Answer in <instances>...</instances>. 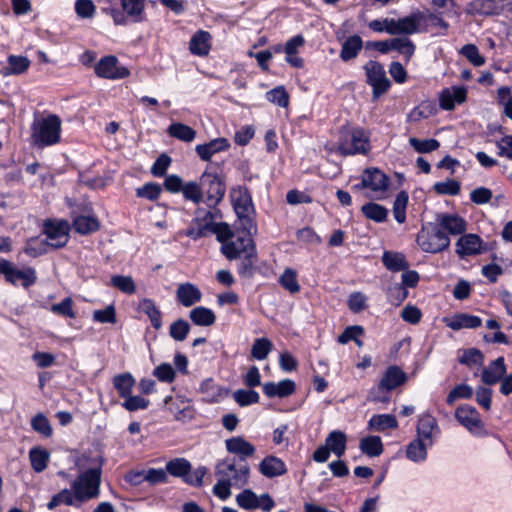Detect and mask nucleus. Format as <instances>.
<instances>
[{
	"instance_id": "obj_26",
	"label": "nucleus",
	"mask_w": 512,
	"mask_h": 512,
	"mask_svg": "<svg viewBox=\"0 0 512 512\" xmlns=\"http://www.w3.org/2000/svg\"><path fill=\"white\" fill-rule=\"evenodd\" d=\"M506 374V365L504 357L500 356L489 364L488 368L483 369L481 380L486 385H495L500 382Z\"/></svg>"
},
{
	"instance_id": "obj_40",
	"label": "nucleus",
	"mask_w": 512,
	"mask_h": 512,
	"mask_svg": "<svg viewBox=\"0 0 512 512\" xmlns=\"http://www.w3.org/2000/svg\"><path fill=\"white\" fill-rule=\"evenodd\" d=\"M8 65L3 67V75H19L24 73L30 66V60L26 56L9 55Z\"/></svg>"
},
{
	"instance_id": "obj_3",
	"label": "nucleus",
	"mask_w": 512,
	"mask_h": 512,
	"mask_svg": "<svg viewBox=\"0 0 512 512\" xmlns=\"http://www.w3.org/2000/svg\"><path fill=\"white\" fill-rule=\"evenodd\" d=\"M417 245L426 253L437 254L450 246V238L437 224H423L416 237Z\"/></svg>"
},
{
	"instance_id": "obj_35",
	"label": "nucleus",
	"mask_w": 512,
	"mask_h": 512,
	"mask_svg": "<svg viewBox=\"0 0 512 512\" xmlns=\"http://www.w3.org/2000/svg\"><path fill=\"white\" fill-rule=\"evenodd\" d=\"M139 310L149 318L154 329L159 330L162 327V313L153 299H142L139 302Z\"/></svg>"
},
{
	"instance_id": "obj_24",
	"label": "nucleus",
	"mask_w": 512,
	"mask_h": 512,
	"mask_svg": "<svg viewBox=\"0 0 512 512\" xmlns=\"http://www.w3.org/2000/svg\"><path fill=\"white\" fill-rule=\"evenodd\" d=\"M202 298L200 289L193 283L185 282L178 286L176 299L184 307H191Z\"/></svg>"
},
{
	"instance_id": "obj_56",
	"label": "nucleus",
	"mask_w": 512,
	"mask_h": 512,
	"mask_svg": "<svg viewBox=\"0 0 512 512\" xmlns=\"http://www.w3.org/2000/svg\"><path fill=\"white\" fill-rule=\"evenodd\" d=\"M233 398L235 402L241 406L246 407L252 404H256L259 402V394L256 390L250 388L246 389H238L233 393Z\"/></svg>"
},
{
	"instance_id": "obj_44",
	"label": "nucleus",
	"mask_w": 512,
	"mask_h": 512,
	"mask_svg": "<svg viewBox=\"0 0 512 512\" xmlns=\"http://www.w3.org/2000/svg\"><path fill=\"white\" fill-rule=\"evenodd\" d=\"M165 469L171 476L182 478L185 482L188 472L192 470V465L185 458H174L166 463Z\"/></svg>"
},
{
	"instance_id": "obj_25",
	"label": "nucleus",
	"mask_w": 512,
	"mask_h": 512,
	"mask_svg": "<svg viewBox=\"0 0 512 512\" xmlns=\"http://www.w3.org/2000/svg\"><path fill=\"white\" fill-rule=\"evenodd\" d=\"M211 39L212 36L208 31H196L189 41V50L191 54L200 57L207 56L211 49Z\"/></svg>"
},
{
	"instance_id": "obj_9",
	"label": "nucleus",
	"mask_w": 512,
	"mask_h": 512,
	"mask_svg": "<svg viewBox=\"0 0 512 512\" xmlns=\"http://www.w3.org/2000/svg\"><path fill=\"white\" fill-rule=\"evenodd\" d=\"M456 420L475 436L487 435L485 425L477 409L469 404L459 405L455 411Z\"/></svg>"
},
{
	"instance_id": "obj_30",
	"label": "nucleus",
	"mask_w": 512,
	"mask_h": 512,
	"mask_svg": "<svg viewBox=\"0 0 512 512\" xmlns=\"http://www.w3.org/2000/svg\"><path fill=\"white\" fill-rule=\"evenodd\" d=\"M381 260L385 268L391 272L404 271L409 268V262L402 252L386 250L383 252Z\"/></svg>"
},
{
	"instance_id": "obj_60",
	"label": "nucleus",
	"mask_w": 512,
	"mask_h": 512,
	"mask_svg": "<svg viewBox=\"0 0 512 512\" xmlns=\"http://www.w3.org/2000/svg\"><path fill=\"white\" fill-rule=\"evenodd\" d=\"M409 144L416 152L421 154L431 153L440 147V142L434 138L421 140L415 137H411L409 139Z\"/></svg>"
},
{
	"instance_id": "obj_41",
	"label": "nucleus",
	"mask_w": 512,
	"mask_h": 512,
	"mask_svg": "<svg viewBox=\"0 0 512 512\" xmlns=\"http://www.w3.org/2000/svg\"><path fill=\"white\" fill-rule=\"evenodd\" d=\"M50 458V453L47 449L36 446L30 449L29 459L32 469L40 473L47 468Z\"/></svg>"
},
{
	"instance_id": "obj_23",
	"label": "nucleus",
	"mask_w": 512,
	"mask_h": 512,
	"mask_svg": "<svg viewBox=\"0 0 512 512\" xmlns=\"http://www.w3.org/2000/svg\"><path fill=\"white\" fill-rule=\"evenodd\" d=\"M444 322L447 327L454 331L464 328L475 329L482 325V319L479 316L467 313H456L450 319L445 318Z\"/></svg>"
},
{
	"instance_id": "obj_1",
	"label": "nucleus",
	"mask_w": 512,
	"mask_h": 512,
	"mask_svg": "<svg viewBox=\"0 0 512 512\" xmlns=\"http://www.w3.org/2000/svg\"><path fill=\"white\" fill-rule=\"evenodd\" d=\"M77 478L71 483V488L77 502L83 503L97 498L100 494L102 472L97 469L79 470Z\"/></svg>"
},
{
	"instance_id": "obj_36",
	"label": "nucleus",
	"mask_w": 512,
	"mask_h": 512,
	"mask_svg": "<svg viewBox=\"0 0 512 512\" xmlns=\"http://www.w3.org/2000/svg\"><path fill=\"white\" fill-rule=\"evenodd\" d=\"M325 445L337 457H342L346 451L347 436L343 431L333 430L325 439Z\"/></svg>"
},
{
	"instance_id": "obj_33",
	"label": "nucleus",
	"mask_w": 512,
	"mask_h": 512,
	"mask_svg": "<svg viewBox=\"0 0 512 512\" xmlns=\"http://www.w3.org/2000/svg\"><path fill=\"white\" fill-rule=\"evenodd\" d=\"M135 383L136 380L130 372L120 373L112 378L114 389L117 391L119 397L123 399L130 396Z\"/></svg>"
},
{
	"instance_id": "obj_28",
	"label": "nucleus",
	"mask_w": 512,
	"mask_h": 512,
	"mask_svg": "<svg viewBox=\"0 0 512 512\" xmlns=\"http://www.w3.org/2000/svg\"><path fill=\"white\" fill-rule=\"evenodd\" d=\"M259 471L267 478H275L287 472L284 461L276 456H266L259 464Z\"/></svg>"
},
{
	"instance_id": "obj_37",
	"label": "nucleus",
	"mask_w": 512,
	"mask_h": 512,
	"mask_svg": "<svg viewBox=\"0 0 512 512\" xmlns=\"http://www.w3.org/2000/svg\"><path fill=\"white\" fill-rule=\"evenodd\" d=\"M350 145L348 150H353L358 148L359 151L357 154L366 155L371 149L370 146V138L368 132L362 127H355L352 133Z\"/></svg>"
},
{
	"instance_id": "obj_58",
	"label": "nucleus",
	"mask_w": 512,
	"mask_h": 512,
	"mask_svg": "<svg viewBox=\"0 0 512 512\" xmlns=\"http://www.w3.org/2000/svg\"><path fill=\"white\" fill-rule=\"evenodd\" d=\"M273 348L272 342L266 338H257L251 348V355L257 360H264L267 358Z\"/></svg>"
},
{
	"instance_id": "obj_18",
	"label": "nucleus",
	"mask_w": 512,
	"mask_h": 512,
	"mask_svg": "<svg viewBox=\"0 0 512 512\" xmlns=\"http://www.w3.org/2000/svg\"><path fill=\"white\" fill-rule=\"evenodd\" d=\"M439 227L448 234L460 235L467 229L466 220L458 214L440 213L437 215Z\"/></svg>"
},
{
	"instance_id": "obj_5",
	"label": "nucleus",
	"mask_w": 512,
	"mask_h": 512,
	"mask_svg": "<svg viewBox=\"0 0 512 512\" xmlns=\"http://www.w3.org/2000/svg\"><path fill=\"white\" fill-rule=\"evenodd\" d=\"M363 69L366 75V83L372 87V100H378L391 88V81L386 76L383 65L375 60H369Z\"/></svg>"
},
{
	"instance_id": "obj_6",
	"label": "nucleus",
	"mask_w": 512,
	"mask_h": 512,
	"mask_svg": "<svg viewBox=\"0 0 512 512\" xmlns=\"http://www.w3.org/2000/svg\"><path fill=\"white\" fill-rule=\"evenodd\" d=\"M0 275H2L5 281L11 285L16 286L18 281H21V285L28 289L37 282L36 270L27 266L24 269H18L11 261L1 258L0 259Z\"/></svg>"
},
{
	"instance_id": "obj_11",
	"label": "nucleus",
	"mask_w": 512,
	"mask_h": 512,
	"mask_svg": "<svg viewBox=\"0 0 512 512\" xmlns=\"http://www.w3.org/2000/svg\"><path fill=\"white\" fill-rule=\"evenodd\" d=\"M487 250V244L474 233L463 234L456 242V253L461 259L482 254Z\"/></svg>"
},
{
	"instance_id": "obj_8",
	"label": "nucleus",
	"mask_w": 512,
	"mask_h": 512,
	"mask_svg": "<svg viewBox=\"0 0 512 512\" xmlns=\"http://www.w3.org/2000/svg\"><path fill=\"white\" fill-rule=\"evenodd\" d=\"M468 15L495 17L506 12H512V2L508 0H472L466 5Z\"/></svg>"
},
{
	"instance_id": "obj_12",
	"label": "nucleus",
	"mask_w": 512,
	"mask_h": 512,
	"mask_svg": "<svg viewBox=\"0 0 512 512\" xmlns=\"http://www.w3.org/2000/svg\"><path fill=\"white\" fill-rule=\"evenodd\" d=\"M231 203L236 215L245 212H252L255 214V208L252 200L251 193L246 186H235L230 190Z\"/></svg>"
},
{
	"instance_id": "obj_31",
	"label": "nucleus",
	"mask_w": 512,
	"mask_h": 512,
	"mask_svg": "<svg viewBox=\"0 0 512 512\" xmlns=\"http://www.w3.org/2000/svg\"><path fill=\"white\" fill-rule=\"evenodd\" d=\"M106 462L102 453L94 454L92 451H84L75 461V466L78 470L97 469L99 467L102 472L103 466Z\"/></svg>"
},
{
	"instance_id": "obj_45",
	"label": "nucleus",
	"mask_w": 512,
	"mask_h": 512,
	"mask_svg": "<svg viewBox=\"0 0 512 512\" xmlns=\"http://www.w3.org/2000/svg\"><path fill=\"white\" fill-rule=\"evenodd\" d=\"M101 5V12L112 18L116 26H125V18L118 7L119 0H97Z\"/></svg>"
},
{
	"instance_id": "obj_50",
	"label": "nucleus",
	"mask_w": 512,
	"mask_h": 512,
	"mask_svg": "<svg viewBox=\"0 0 512 512\" xmlns=\"http://www.w3.org/2000/svg\"><path fill=\"white\" fill-rule=\"evenodd\" d=\"M409 201V195L405 190L400 191L393 203V215L395 220L402 224L406 221V209Z\"/></svg>"
},
{
	"instance_id": "obj_13",
	"label": "nucleus",
	"mask_w": 512,
	"mask_h": 512,
	"mask_svg": "<svg viewBox=\"0 0 512 512\" xmlns=\"http://www.w3.org/2000/svg\"><path fill=\"white\" fill-rule=\"evenodd\" d=\"M467 100V88L465 86H452L444 88L439 93V107L445 111H452L456 104H462Z\"/></svg>"
},
{
	"instance_id": "obj_48",
	"label": "nucleus",
	"mask_w": 512,
	"mask_h": 512,
	"mask_svg": "<svg viewBox=\"0 0 512 512\" xmlns=\"http://www.w3.org/2000/svg\"><path fill=\"white\" fill-rule=\"evenodd\" d=\"M167 131L171 137L184 142H191L196 137V131L183 123H172Z\"/></svg>"
},
{
	"instance_id": "obj_52",
	"label": "nucleus",
	"mask_w": 512,
	"mask_h": 512,
	"mask_svg": "<svg viewBox=\"0 0 512 512\" xmlns=\"http://www.w3.org/2000/svg\"><path fill=\"white\" fill-rule=\"evenodd\" d=\"M185 200L192 201L194 204H200L203 201V187L201 181H189L186 182L181 191Z\"/></svg>"
},
{
	"instance_id": "obj_21",
	"label": "nucleus",
	"mask_w": 512,
	"mask_h": 512,
	"mask_svg": "<svg viewBox=\"0 0 512 512\" xmlns=\"http://www.w3.org/2000/svg\"><path fill=\"white\" fill-rule=\"evenodd\" d=\"M230 142L224 137L215 138L208 143L198 144L195 147L197 155L203 161H210L211 157L219 152L228 150Z\"/></svg>"
},
{
	"instance_id": "obj_62",
	"label": "nucleus",
	"mask_w": 512,
	"mask_h": 512,
	"mask_svg": "<svg viewBox=\"0 0 512 512\" xmlns=\"http://www.w3.org/2000/svg\"><path fill=\"white\" fill-rule=\"evenodd\" d=\"M473 396V388L466 384L461 383L456 385L447 395L446 403L453 405L457 399H471Z\"/></svg>"
},
{
	"instance_id": "obj_17",
	"label": "nucleus",
	"mask_w": 512,
	"mask_h": 512,
	"mask_svg": "<svg viewBox=\"0 0 512 512\" xmlns=\"http://www.w3.org/2000/svg\"><path fill=\"white\" fill-rule=\"evenodd\" d=\"M258 255L256 250V245L253 239H248V249L245 252V255L241 259L240 263L237 267L238 275L243 279H251L253 278L256 272V261Z\"/></svg>"
},
{
	"instance_id": "obj_46",
	"label": "nucleus",
	"mask_w": 512,
	"mask_h": 512,
	"mask_svg": "<svg viewBox=\"0 0 512 512\" xmlns=\"http://www.w3.org/2000/svg\"><path fill=\"white\" fill-rule=\"evenodd\" d=\"M368 427L376 431H385L387 429H396L398 422L394 415L375 414L368 421Z\"/></svg>"
},
{
	"instance_id": "obj_55",
	"label": "nucleus",
	"mask_w": 512,
	"mask_h": 512,
	"mask_svg": "<svg viewBox=\"0 0 512 512\" xmlns=\"http://www.w3.org/2000/svg\"><path fill=\"white\" fill-rule=\"evenodd\" d=\"M391 50H396L403 54L407 61H409L415 53L416 46L413 41L407 37H396L391 39Z\"/></svg>"
},
{
	"instance_id": "obj_27",
	"label": "nucleus",
	"mask_w": 512,
	"mask_h": 512,
	"mask_svg": "<svg viewBox=\"0 0 512 512\" xmlns=\"http://www.w3.org/2000/svg\"><path fill=\"white\" fill-rule=\"evenodd\" d=\"M407 374L397 365H390L386 368L381 378L382 386L387 387L391 392L406 383Z\"/></svg>"
},
{
	"instance_id": "obj_53",
	"label": "nucleus",
	"mask_w": 512,
	"mask_h": 512,
	"mask_svg": "<svg viewBox=\"0 0 512 512\" xmlns=\"http://www.w3.org/2000/svg\"><path fill=\"white\" fill-rule=\"evenodd\" d=\"M74 499L75 495L73 490L64 488L59 493L52 496L46 507L48 510H54L61 504H65L67 506H77V504L74 502Z\"/></svg>"
},
{
	"instance_id": "obj_54",
	"label": "nucleus",
	"mask_w": 512,
	"mask_h": 512,
	"mask_svg": "<svg viewBox=\"0 0 512 512\" xmlns=\"http://www.w3.org/2000/svg\"><path fill=\"white\" fill-rule=\"evenodd\" d=\"M238 506L245 510H254L259 508V497L251 489H244L236 496Z\"/></svg>"
},
{
	"instance_id": "obj_15",
	"label": "nucleus",
	"mask_w": 512,
	"mask_h": 512,
	"mask_svg": "<svg viewBox=\"0 0 512 512\" xmlns=\"http://www.w3.org/2000/svg\"><path fill=\"white\" fill-rule=\"evenodd\" d=\"M125 18V25L129 22L140 23L146 20L145 0H119Z\"/></svg>"
},
{
	"instance_id": "obj_34",
	"label": "nucleus",
	"mask_w": 512,
	"mask_h": 512,
	"mask_svg": "<svg viewBox=\"0 0 512 512\" xmlns=\"http://www.w3.org/2000/svg\"><path fill=\"white\" fill-rule=\"evenodd\" d=\"M72 226L75 232L89 235L100 229V221L95 216L78 215L73 219Z\"/></svg>"
},
{
	"instance_id": "obj_14",
	"label": "nucleus",
	"mask_w": 512,
	"mask_h": 512,
	"mask_svg": "<svg viewBox=\"0 0 512 512\" xmlns=\"http://www.w3.org/2000/svg\"><path fill=\"white\" fill-rule=\"evenodd\" d=\"M424 21L423 11L416 10L411 14L399 18V35H412L418 32H428V26L423 25Z\"/></svg>"
},
{
	"instance_id": "obj_51",
	"label": "nucleus",
	"mask_w": 512,
	"mask_h": 512,
	"mask_svg": "<svg viewBox=\"0 0 512 512\" xmlns=\"http://www.w3.org/2000/svg\"><path fill=\"white\" fill-rule=\"evenodd\" d=\"M265 97L267 101L281 108H287L289 105L290 96L283 85L276 86L267 91Z\"/></svg>"
},
{
	"instance_id": "obj_2",
	"label": "nucleus",
	"mask_w": 512,
	"mask_h": 512,
	"mask_svg": "<svg viewBox=\"0 0 512 512\" xmlns=\"http://www.w3.org/2000/svg\"><path fill=\"white\" fill-rule=\"evenodd\" d=\"M32 138L39 147L57 144L61 135V120L56 114H49L42 119H35L31 126Z\"/></svg>"
},
{
	"instance_id": "obj_16",
	"label": "nucleus",
	"mask_w": 512,
	"mask_h": 512,
	"mask_svg": "<svg viewBox=\"0 0 512 512\" xmlns=\"http://www.w3.org/2000/svg\"><path fill=\"white\" fill-rule=\"evenodd\" d=\"M199 392L204 395V402L212 404L219 403L228 397L230 389L217 385L213 378H206L200 383Z\"/></svg>"
},
{
	"instance_id": "obj_42",
	"label": "nucleus",
	"mask_w": 512,
	"mask_h": 512,
	"mask_svg": "<svg viewBox=\"0 0 512 512\" xmlns=\"http://www.w3.org/2000/svg\"><path fill=\"white\" fill-rule=\"evenodd\" d=\"M49 248L51 246L47 239H41L39 236H36L27 239L23 251L29 257L36 258L48 253Z\"/></svg>"
},
{
	"instance_id": "obj_61",
	"label": "nucleus",
	"mask_w": 512,
	"mask_h": 512,
	"mask_svg": "<svg viewBox=\"0 0 512 512\" xmlns=\"http://www.w3.org/2000/svg\"><path fill=\"white\" fill-rule=\"evenodd\" d=\"M433 189L439 195L456 196L461 191V183L456 179L449 178L443 182H436Z\"/></svg>"
},
{
	"instance_id": "obj_57",
	"label": "nucleus",
	"mask_w": 512,
	"mask_h": 512,
	"mask_svg": "<svg viewBox=\"0 0 512 512\" xmlns=\"http://www.w3.org/2000/svg\"><path fill=\"white\" fill-rule=\"evenodd\" d=\"M254 215L252 212H245L237 215V218L240 222V230L243 234H245L248 239H252V236L257 233V224L254 219Z\"/></svg>"
},
{
	"instance_id": "obj_49",
	"label": "nucleus",
	"mask_w": 512,
	"mask_h": 512,
	"mask_svg": "<svg viewBox=\"0 0 512 512\" xmlns=\"http://www.w3.org/2000/svg\"><path fill=\"white\" fill-rule=\"evenodd\" d=\"M406 456L413 462L424 461L427 458V449L423 440L420 438L412 440L407 446Z\"/></svg>"
},
{
	"instance_id": "obj_38",
	"label": "nucleus",
	"mask_w": 512,
	"mask_h": 512,
	"mask_svg": "<svg viewBox=\"0 0 512 512\" xmlns=\"http://www.w3.org/2000/svg\"><path fill=\"white\" fill-rule=\"evenodd\" d=\"M359 448L368 457H378L383 453L382 439L377 435H369L360 440Z\"/></svg>"
},
{
	"instance_id": "obj_32",
	"label": "nucleus",
	"mask_w": 512,
	"mask_h": 512,
	"mask_svg": "<svg viewBox=\"0 0 512 512\" xmlns=\"http://www.w3.org/2000/svg\"><path fill=\"white\" fill-rule=\"evenodd\" d=\"M355 127L350 126L349 124L342 125L338 130V143L335 151L339 153L341 156H351L357 155V152L360 150L355 148L353 150H348L350 145V140Z\"/></svg>"
},
{
	"instance_id": "obj_59",
	"label": "nucleus",
	"mask_w": 512,
	"mask_h": 512,
	"mask_svg": "<svg viewBox=\"0 0 512 512\" xmlns=\"http://www.w3.org/2000/svg\"><path fill=\"white\" fill-rule=\"evenodd\" d=\"M136 197L156 201L161 195L162 186L156 182H147L136 189Z\"/></svg>"
},
{
	"instance_id": "obj_64",
	"label": "nucleus",
	"mask_w": 512,
	"mask_h": 512,
	"mask_svg": "<svg viewBox=\"0 0 512 512\" xmlns=\"http://www.w3.org/2000/svg\"><path fill=\"white\" fill-rule=\"evenodd\" d=\"M31 428L41 434L42 436L49 438L53 434V429L48 418L43 413H37L31 419Z\"/></svg>"
},
{
	"instance_id": "obj_20",
	"label": "nucleus",
	"mask_w": 512,
	"mask_h": 512,
	"mask_svg": "<svg viewBox=\"0 0 512 512\" xmlns=\"http://www.w3.org/2000/svg\"><path fill=\"white\" fill-rule=\"evenodd\" d=\"M363 178L367 183L370 190L386 191L390 185V178L382 170L377 167H368L362 173Z\"/></svg>"
},
{
	"instance_id": "obj_63",
	"label": "nucleus",
	"mask_w": 512,
	"mask_h": 512,
	"mask_svg": "<svg viewBox=\"0 0 512 512\" xmlns=\"http://www.w3.org/2000/svg\"><path fill=\"white\" fill-rule=\"evenodd\" d=\"M280 285L289 291L290 293H298L301 289L298 280L297 273L291 268H286L283 274L279 278Z\"/></svg>"
},
{
	"instance_id": "obj_10",
	"label": "nucleus",
	"mask_w": 512,
	"mask_h": 512,
	"mask_svg": "<svg viewBox=\"0 0 512 512\" xmlns=\"http://www.w3.org/2000/svg\"><path fill=\"white\" fill-rule=\"evenodd\" d=\"M94 72L99 78L109 80L125 79L130 75L127 67L120 65L115 55H105L94 66Z\"/></svg>"
},
{
	"instance_id": "obj_7",
	"label": "nucleus",
	"mask_w": 512,
	"mask_h": 512,
	"mask_svg": "<svg viewBox=\"0 0 512 512\" xmlns=\"http://www.w3.org/2000/svg\"><path fill=\"white\" fill-rule=\"evenodd\" d=\"M70 230L67 220L48 218L43 222L42 234L46 235L52 249H60L67 245Z\"/></svg>"
},
{
	"instance_id": "obj_22",
	"label": "nucleus",
	"mask_w": 512,
	"mask_h": 512,
	"mask_svg": "<svg viewBox=\"0 0 512 512\" xmlns=\"http://www.w3.org/2000/svg\"><path fill=\"white\" fill-rule=\"evenodd\" d=\"M226 450L229 453L239 456L241 461H246L248 457L254 455L256 449L253 444L248 442L242 436L231 437L225 441Z\"/></svg>"
},
{
	"instance_id": "obj_19",
	"label": "nucleus",
	"mask_w": 512,
	"mask_h": 512,
	"mask_svg": "<svg viewBox=\"0 0 512 512\" xmlns=\"http://www.w3.org/2000/svg\"><path fill=\"white\" fill-rule=\"evenodd\" d=\"M262 390L269 398H286L296 391V383L291 379H283L278 383L266 382L262 385Z\"/></svg>"
},
{
	"instance_id": "obj_43",
	"label": "nucleus",
	"mask_w": 512,
	"mask_h": 512,
	"mask_svg": "<svg viewBox=\"0 0 512 512\" xmlns=\"http://www.w3.org/2000/svg\"><path fill=\"white\" fill-rule=\"evenodd\" d=\"M361 212L367 219L376 223H383L387 220L389 211L381 204L368 202L361 207Z\"/></svg>"
},
{
	"instance_id": "obj_4",
	"label": "nucleus",
	"mask_w": 512,
	"mask_h": 512,
	"mask_svg": "<svg viewBox=\"0 0 512 512\" xmlns=\"http://www.w3.org/2000/svg\"><path fill=\"white\" fill-rule=\"evenodd\" d=\"M200 181L207 196V206L209 208L217 207L226 194L225 176L206 169L200 176Z\"/></svg>"
},
{
	"instance_id": "obj_47",
	"label": "nucleus",
	"mask_w": 512,
	"mask_h": 512,
	"mask_svg": "<svg viewBox=\"0 0 512 512\" xmlns=\"http://www.w3.org/2000/svg\"><path fill=\"white\" fill-rule=\"evenodd\" d=\"M217 222L207 221L206 223L193 224L184 231V235L190 239L197 241L203 237L208 236L209 233L215 234Z\"/></svg>"
},
{
	"instance_id": "obj_39",
	"label": "nucleus",
	"mask_w": 512,
	"mask_h": 512,
	"mask_svg": "<svg viewBox=\"0 0 512 512\" xmlns=\"http://www.w3.org/2000/svg\"><path fill=\"white\" fill-rule=\"evenodd\" d=\"M189 317L193 324L197 326H211L216 321V316L213 310L204 306H197L193 308Z\"/></svg>"
},
{
	"instance_id": "obj_29",
	"label": "nucleus",
	"mask_w": 512,
	"mask_h": 512,
	"mask_svg": "<svg viewBox=\"0 0 512 512\" xmlns=\"http://www.w3.org/2000/svg\"><path fill=\"white\" fill-rule=\"evenodd\" d=\"M363 40L357 35L349 36L341 46L339 57L343 62H349L355 59L363 48Z\"/></svg>"
}]
</instances>
